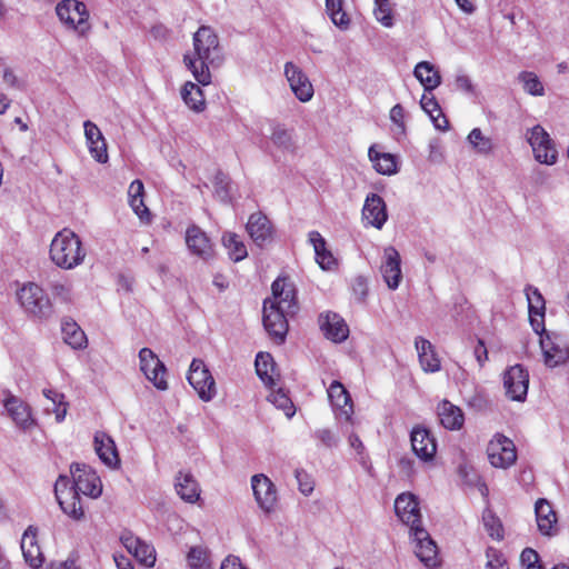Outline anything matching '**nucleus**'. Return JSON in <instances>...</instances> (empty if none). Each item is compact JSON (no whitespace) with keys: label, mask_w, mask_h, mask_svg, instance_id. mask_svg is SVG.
I'll list each match as a JSON object with an SVG mask.
<instances>
[{"label":"nucleus","mask_w":569,"mask_h":569,"mask_svg":"<svg viewBox=\"0 0 569 569\" xmlns=\"http://www.w3.org/2000/svg\"><path fill=\"white\" fill-rule=\"evenodd\" d=\"M272 297L267 298L269 305L283 309L290 313L296 310V292L292 284L288 283L286 279L278 278L271 286Z\"/></svg>","instance_id":"aec40b11"},{"label":"nucleus","mask_w":569,"mask_h":569,"mask_svg":"<svg viewBox=\"0 0 569 569\" xmlns=\"http://www.w3.org/2000/svg\"><path fill=\"white\" fill-rule=\"evenodd\" d=\"M256 371L263 383L270 388L276 386L278 373L273 358L268 352H259L256 357Z\"/></svg>","instance_id":"f704fd0d"},{"label":"nucleus","mask_w":569,"mask_h":569,"mask_svg":"<svg viewBox=\"0 0 569 569\" xmlns=\"http://www.w3.org/2000/svg\"><path fill=\"white\" fill-rule=\"evenodd\" d=\"M506 396L512 401H523L529 386V373L521 365L509 367L502 376Z\"/></svg>","instance_id":"9d476101"},{"label":"nucleus","mask_w":569,"mask_h":569,"mask_svg":"<svg viewBox=\"0 0 569 569\" xmlns=\"http://www.w3.org/2000/svg\"><path fill=\"white\" fill-rule=\"evenodd\" d=\"M421 108L430 116L435 127L439 130H447L449 121L442 114L441 108L436 98L429 92L425 93L420 100Z\"/></svg>","instance_id":"4c0bfd02"},{"label":"nucleus","mask_w":569,"mask_h":569,"mask_svg":"<svg viewBox=\"0 0 569 569\" xmlns=\"http://www.w3.org/2000/svg\"><path fill=\"white\" fill-rule=\"evenodd\" d=\"M51 261L59 268L70 270L81 264L86 258V250L79 236L64 228L53 237L50 250Z\"/></svg>","instance_id":"f03ea898"},{"label":"nucleus","mask_w":569,"mask_h":569,"mask_svg":"<svg viewBox=\"0 0 569 569\" xmlns=\"http://www.w3.org/2000/svg\"><path fill=\"white\" fill-rule=\"evenodd\" d=\"M373 16L383 27L391 28L393 26L392 9L389 0L376 3Z\"/></svg>","instance_id":"603ef678"},{"label":"nucleus","mask_w":569,"mask_h":569,"mask_svg":"<svg viewBox=\"0 0 569 569\" xmlns=\"http://www.w3.org/2000/svg\"><path fill=\"white\" fill-rule=\"evenodd\" d=\"M415 345L422 370L431 373L438 372L441 369V361L435 346L422 337H417Z\"/></svg>","instance_id":"bb28decb"},{"label":"nucleus","mask_w":569,"mask_h":569,"mask_svg":"<svg viewBox=\"0 0 569 569\" xmlns=\"http://www.w3.org/2000/svg\"><path fill=\"white\" fill-rule=\"evenodd\" d=\"M319 326L325 337L336 343L345 341L349 336V327L341 316L326 312L319 316Z\"/></svg>","instance_id":"f3484780"},{"label":"nucleus","mask_w":569,"mask_h":569,"mask_svg":"<svg viewBox=\"0 0 569 569\" xmlns=\"http://www.w3.org/2000/svg\"><path fill=\"white\" fill-rule=\"evenodd\" d=\"M251 486L257 503L264 512H271L277 502V490L264 475H254Z\"/></svg>","instance_id":"dca6fc26"},{"label":"nucleus","mask_w":569,"mask_h":569,"mask_svg":"<svg viewBox=\"0 0 569 569\" xmlns=\"http://www.w3.org/2000/svg\"><path fill=\"white\" fill-rule=\"evenodd\" d=\"M67 495H59V506L62 511L74 520H80L84 516L81 499L77 491H67Z\"/></svg>","instance_id":"ea45409f"},{"label":"nucleus","mask_w":569,"mask_h":569,"mask_svg":"<svg viewBox=\"0 0 569 569\" xmlns=\"http://www.w3.org/2000/svg\"><path fill=\"white\" fill-rule=\"evenodd\" d=\"M309 242L312 244L316 260L321 269L332 270L337 267V260L327 249V242L325 238L318 231H311L309 233Z\"/></svg>","instance_id":"c756f323"},{"label":"nucleus","mask_w":569,"mask_h":569,"mask_svg":"<svg viewBox=\"0 0 569 569\" xmlns=\"http://www.w3.org/2000/svg\"><path fill=\"white\" fill-rule=\"evenodd\" d=\"M400 263L401 259L398 250L392 246L385 248L381 273L391 290L397 289L400 284L402 278Z\"/></svg>","instance_id":"6ab92c4d"},{"label":"nucleus","mask_w":569,"mask_h":569,"mask_svg":"<svg viewBox=\"0 0 569 569\" xmlns=\"http://www.w3.org/2000/svg\"><path fill=\"white\" fill-rule=\"evenodd\" d=\"M18 300L24 311L36 319H48L53 312L49 297L41 287L33 282L24 284L18 291Z\"/></svg>","instance_id":"7ed1b4c3"},{"label":"nucleus","mask_w":569,"mask_h":569,"mask_svg":"<svg viewBox=\"0 0 569 569\" xmlns=\"http://www.w3.org/2000/svg\"><path fill=\"white\" fill-rule=\"evenodd\" d=\"M270 140L282 151L292 152L296 149L293 129H289L282 123L274 122L271 124Z\"/></svg>","instance_id":"e433bc0d"},{"label":"nucleus","mask_w":569,"mask_h":569,"mask_svg":"<svg viewBox=\"0 0 569 569\" xmlns=\"http://www.w3.org/2000/svg\"><path fill=\"white\" fill-rule=\"evenodd\" d=\"M187 379L202 401L207 402L214 398L217 393L216 382L202 360H192Z\"/></svg>","instance_id":"423d86ee"},{"label":"nucleus","mask_w":569,"mask_h":569,"mask_svg":"<svg viewBox=\"0 0 569 569\" xmlns=\"http://www.w3.org/2000/svg\"><path fill=\"white\" fill-rule=\"evenodd\" d=\"M288 315L291 313L269 305V301H263V327L277 343L284 342L289 328L287 320Z\"/></svg>","instance_id":"f8f14e48"},{"label":"nucleus","mask_w":569,"mask_h":569,"mask_svg":"<svg viewBox=\"0 0 569 569\" xmlns=\"http://www.w3.org/2000/svg\"><path fill=\"white\" fill-rule=\"evenodd\" d=\"M247 231L253 242L259 247H263L272 239L271 223L267 216L261 212H254L249 217Z\"/></svg>","instance_id":"b1692460"},{"label":"nucleus","mask_w":569,"mask_h":569,"mask_svg":"<svg viewBox=\"0 0 569 569\" xmlns=\"http://www.w3.org/2000/svg\"><path fill=\"white\" fill-rule=\"evenodd\" d=\"M390 120L397 126L398 133L405 134V110L401 104H396L390 110Z\"/></svg>","instance_id":"bf43d9fd"},{"label":"nucleus","mask_w":569,"mask_h":569,"mask_svg":"<svg viewBox=\"0 0 569 569\" xmlns=\"http://www.w3.org/2000/svg\"><path fill=\"white\" fill-rule=\"evenodd\" d=\"M483 525L487 532L493 539L501 540L503 538V528L500 520L492 515L491 511L483 512L482 516Z\"/></svg>","instance_id":"3c124183"},{"label":"nucleus","mask_w":569,"mask_h":569,"mask_svg":"<svg viewBox=\"0 0 569 569\" xmlns=\"http://www.w3.org/2000/svg\"><path fill=\"white\" fill-rule=\"evenodd\" d=\"M413 452L422 461H430L437 452L436 439L431 432L423 427H415L410 435Z\"/></svg>","instance_id":"a211bd4d"},{"label":"nucleus","mask_w":569,"mask_h":569,"mask_svg":"<svg viewBox=\"0 0 569 569\" xmlns=\"http://www.w3.org/2000/svg\"><path fill=\"white\" fill-rule=\"evenodd\" d=\"M4 408L18 426L28 428L33 423L30 408L21 399L14 396H9L4 400Z\"/></svg>","instance_id":"2f4dec72"},{"label":"nucleus","mask_w":569,"mask_h":569,"mask_svg":"<svg viewBox=\"0 0 569 569\" xmlns=\"http://www.w3.org/2000/svg\"><path fill=\"white\" fill-rule=\"evenodd\" d=\"M213 188L216 197L222 202L231 201V181L228 174L222 171H217L213 178Z\"/></svg>","instance_id":"c03bdc74"},{"label":"nucleus","mask_w":569,"mask_h":569,"mask_svg":"<svg viewBox=\"0 0 569 569\" xmlns=\"http://www.w3.org/2000/svg\"><path fill=\"white\" fill-rule=\"evenodd\" d=\"M223 61L222 50L216 32L207 26L193 34V50L183 56V62L201 86L211 82L210 67H219Z\"/></svg>","instance_id":"f257e3e1"},{"label":"nucleus","mask_w":569,"mask_h":569,"mask_svg":"<svg viewBox=\"0 0 569 569\" xmlns=\"http://www.w3.org/2000/svg\"><path fill=\"white\" fill-rule=\"evenodd\" d=\"M328 397L336 415L346 420H350L353 413V405L343 385L339 381H332L328 388Z\"/></svg>","instance_id":"4be33fe9"},{"label":"nucleus","mask_w":569,"mask_h":569,"mask_svg":"<svg viewBox=\"0 0 569 569\" xmlns=\"http://www.w3.org/2000/svg\"><path fill=\"white\" fill-rule=\"evenodd\" d=\"M362 219L367 224L381 229L388 219L387 207L383 199L371 193L366 198L362 209Z\"/></svg>","instance_id":"412c9836"},{"label":"nucleus","mask_w":569,"mask_h":569,"mask_svg":"<svg viewBox=\"0 0 569 569\" xmlns=\"http://www.w3.org/2000/svg\"><path fill=\"white\" fill-rule=\"evenodd\" d=\"M21 550L24 560L33 569H38L43 562V556L37 541V530L29 527L21 539Z\"/></svg>","instance_id":"cd10ccee"},{"label":"nucleus","mask_w":569,"mask_h":569,"mask_svg":"<svg viewBox=\"0 0 569 569\" xmlns=\"http://www.w3.org/2000/svg\"><path fill=\"white\" fill-rule=\"evenodd\" d=\"M537 526L541 535L553 536L558 531L557 516L546 499H539L535 505Z\"/></svg>","instance_id":"393cba45"},{"label":"nucleus","mask_w":569,"mask_h":569,"mask_svg":"<svg viewBox=\"0 0 569 569\" xmlns=\"http://www.w3.org/2000/svg\"><path fill=\"white\" fill-rule=\"evenodd\" d=\"M94 449L103 463L109 467H118L120 459L113 439L104 432L94 435Z\"/></svg>","instance_id":"c85d7f7f"},{"label":"nucleus","mask_w":569,"mask_h":569,"mask_svg":"<svg viewBox=\"0 0 569 569\" xmlns=\"http://www.w3.org/2000/svg\"><path fill=\"white\" fill-rule=\"evenodd\" d=\"M121 541L126 549L142 565L146 567H152L156 562V555L153 547L141 541L139 538L132 535H126L121 537Z\"/></svg>","instance_id":"a878e982"},{"label":"nucleus","mask_w":569,"mask_h":569,"mask_svg":"<svg viewBox=\"0 0 569 569\" xmlns=\"http://www.w3.org/2000/svg\"><path fill=\"white\" fill-rule=\"evenodd\" d=\"M368 156L378 173L385 176L397 173L398 167L393 154L379 152L376 150L375 146H371L369 148Z\"/></svg>","instance_id":"c9c22d12"},{"label":"nucleus","mask_w":569,"mask_h":569,"mask_svg":"<svg viewBox=\"0 0 569 569\" xmlns=\"http://www.w3.org/2000/svg\"><path fill=\"white\" fill-rule=\"evenodd\" d=\"M181 96L192 110L200 112L204 109L206 101L202 90L196 83L187 82L181 90Z\"/></svg>","instance_id":"a19ab883"},{"label":"nucleus","mask_w":569,"mask_h":569,"mask_svg":"<svg viewBox=\"0 0 569 569\" xmlns=\"http://www.w3.org/2000/svg\"><path fill=\"white\" fill-rule=\"evenodd\" d=\"M129 204L142 222H150L151 214L149 209L144 204L143 197L129 198Z\"/></svg>","instance_id":"6e6d98bb"},{"label":"nucleus","mask_w":569,"mask_h":569,"mask_svg":"<svg viewBox=\"0 0 569 569\" xmlns=\"http://www.w3.org/2000/svg\"><path fill=\"white\" fill-rule=\"evenodd\" d=\"M410 532L415 553L419 560L428 568L437 567L439 565L438 547L429 532L422 526H415Z\"/></svg>","instance_id":"9b49d317"},{"label":"nucleus","mask_w":569,"mask_h":569,"mask_svg":"<svg viewBox=\"0 0 569 569\" xmlns=\"http://www.w3.org/2000/svg\"><path fill=\"white\" fill-rule=\"evenodd\" d=\"M268 400L278 409L283 410L286 417L291 418L296 410L291 399L282 389H272L268 396Z\"/></svg>","instance_id":"a18cd8bd"},{"label":"nucleus","mask_w":569,"mask_h":569,"mask_svg":"<svg viewBox=\"0 0 569 569\" xmlns=\"http://www.w3.org/2000/svg\"><path fill=\"white\" fill-rule=\"evenodd\" d=\"M73 479V488L78 493L98 498L102 492L101 480L88 466L73 463L70 467Z\"/></svg>","instance_id":"1a4fd4ad"},{"label":"nucleus","mask_w":569,"mask_h":569,"mask_svg":"<svg viewBox=\"0 0 569 569\" xmlns=\"http://www.w3.org/2000/svg\"><path fill=\"white\" fill-rule=\"evenodd\" d=\"M537 161L546 164H553L557 160V150L553 143L545 144L540 147V150L532 149Z\"/></svg>","instance_id":"5fc2aeb1"},{"label":"nucleus","mask_w":569,"mask_h":569,"mask_svg":"<svg viewBox=\"0 0 569 569\" xmlns=\"http://www.w3.org/2000/svg\"><path fill=\"white\" fill-rule=\"evenodd\" d=\"M543 362L556 368L569 361V342L557 332L545 333L539 339Z\"/></svg>","instance_id":"20e7f679"},{"label":"nucleus","mask_w":569,"mask_h":569,"mask_svg":"<svg viewBox=\"0 0 569 569\" xmlns=\"http://www.w3.org/2000/svg\"><path fill=\"white\" fill-rule=\"evenodd\" d=\"M284 76L295 97L301 102H308L315 94L313 86L308 76L293 62L284 64Z\"/></svg>","instance_id":"ddd939ff"},{"label":"nucleus","mask_w":569,"mask_h":569,"mask_svg":"<svg viewBox=\"0 0 569 569\" xmlns=\"http://www.w3.org/2000/svg\"><path fill=\"white\" fill-rule=\"evenodd\" d=\"M43 395L47 399L51 401V409L56 415V420L58 422L63 421L67 415L68 403L64 401V396L52 389H44Z\"/></svg>","instance_id":"49530a36"},{"label":"nucleus","mask_w":569,"mask_h":569,"mask_svg":"<svg viewBox=\"0 0 569 569\" xmlns=\"http://www.w3.org/2000/svg\"><path fill=\"white\" fill-rule=\"evenodd\" d=\"M174 487L178 496L186 502L194 503L200 498L199 485L190 472H179Z\"/></svg>","instance_id":"7c9ffc66"},{"label":"nucleus","mask_w":569,"mask_h":569,"mask_svg":"<svg viewBox=\"0 0 569 569\" xmlns=\"http://www.w3.org/2000/svg\"><path fill=\"white\" fill-rule=\"evenodd\" d=\"M489 462L495 468L507 469L517 460V451L511 439L497 433L489 441L487 447Z\"/></svg>","instance_id":"0eeeda50"},{"label":"nucleus","mask_w":569,"mask_h":569,"mask_svg":"<svg viewBox=\"0 0 569 569\" xmlns=\"http://www.w3.org/2000/svg\"><path fill=\"white\" fill-rule=\"evenodd\" d=\"M486 556L488 558L487 568L489 569H508V566L502 559V557L498 553V551L493 548H488L486 551Z\"/></svg>","instance_id":"052dcab7"},{"label":"nucleus","mask_w":569,"mask_h":569,"mask_svg":"<svg viewBox=\"0 0 569 569\" xmlns=\"http://www.w3.org/2000/svg\"><path fill=\"white\" fill-rule=\"evenodd\" d=\"M63 340L73 349H82L87 346V337L83 330L71 319H66L61 323Z\"/></svg>","instance_id":"58836bf2"},{"label":"nucleus","mask_w":569,"mask_h":569,"mask_svg":"<svg viewBox=\"0 0 569 569\" xmlns=\"http://www.w3.org/2000/svg\"><path fill=\"white\" fill-rule=\"evenodd\" d=\"M521 565L526 568L539 562V555L531 548H526L520 555Z\"/></svg>","instance_id":"0e129e2a"},{"label":"nucleus","mask_w":569,"mask_h":569,"mask_svg":"<svg viewBox=\"0 0 569 569\" xmlns=\"http://www.w3.org/2000/svg\"><path fill=\"white\" fill-rule=\"evenodd\" d=\"M49 289L56 298H59L63 302L71 300V287L61 281H54L49 284Z\"/></svg>","instance_id":"4d7b16f0"},{"label":"nucleus","mask_w":569,"mask_h":569,"mask_svg":"<svg viewBox=\"0 0 569 569\" xmlns=\"http://www.w3.org/2000/svg\"><path fill=\"white\" fill-rule=\"evenodd\" d=\"M468 141L476 149L477 152L488 154L492 150L491 139L485 137L479 128H475L468 136Z\"/></svg>","instance_id":"09e8293b"},{"label":"nucleus","mask_w":569,"mask_h":569,"mask_svg":"<svg viewBox=\"0 0 569 569\" xmlns=\"http://www.w3.org/2000/svg\"><path fill=\"white\" fill-rule=\"evenodd\" d=\"M140 370L146 378L158 389L167 390L168 381L166 379L167 368L158 356L149 348H142L139 351Z\"/></svg>","instance_id":"6e6552de"},{"label":"nucleus","mask_w":569,"mask_h":569,"mask_svg":"<svg viewBox=\"0 0 569 569\" xmlns=\"http://www.w3.org/2000/svg\"><path fill=\"white\" fill-rule=\"evenodd\" d=\"M222 243L228 250V254L234 262L243 260L247 256V248L239 236L232 232L224 233Z\"/></svg>","instance_id":"79ce46f5"},{"label":"nucleus","mask_w":569,"mask_h":569,"mask_svg":"<svg viewBox=\"0 0 569 569\" xmlns=\"http://www.w3.org/2000/svg\"><path fill=\"white\" fill-rule=\"evenodd\" d=\"M187 561L191 569H207L209 567L208 552L201 547H192L187 555Z\"/></svg>","instance_id":"8fccbe9b"},{"label":"nucleus","mask_w":569,"mask_h":569,"mask_svg":"<svg viewBox=\"0 0 569 569\" xmlns=\"http://www.w3.org/2000/svg\"><path fill=\"white\" fill-rule=\"evenodd\" d=\"M220 569H246L240 559L234 556H228L221 563Z\"/></svg>","instance_id":"774afa93"},{"label":"nucleus","mask_w":569,"mask_h":569,"mask_svg":"<svg viewBox=\"0 0 569 569\" xmlns=\"http://www.w3.org/2000/svg\"><path fill=\"white\" fill-rule=\"evenodd\" d=\"M69 478L60 476L54 485L56 498L59 499V495H67V491H74L73 485L69 487Z\"/></svg>","instance_id":"338daca9"},{"label":"nucleus","mask_w":569,"mask_h":569,"mask_svg":"<svg viewBox=\"0 0 569 569\" xmlns=\"http://www.w3.org/2000/svg\"><path fill=\"white\" fill-rule=\"evenodd\" d=\"M395 511L400 520L410 526V531L413 530L415 526H421V515L419 509V502L410 492H403L396 498Z\"/></svg>","instance_id":"2eb2a0df"},{"label":"nucleus","mask_w":569,"mask_h":569,"mask_svg":"<svg viewBox=\"0 0 569 569\" xmlns=\"http://www.w3.org/2000/svg\"><path fill=\"white\" fill-rule=\"evenodd\" d=\"M312 437L317 439L320 442V445L327 448H331L336 446L338 442L337 436L330 429L327 428L316 430Z\"/></svg>","instance_id":"13d9d810"},{"label":"nucleus","mask_w":569,"mask_h":569,"mask_svg":"<svg viewBox=\"0 0 569 569\" xmlns=\"http://www.w3.org/2000/svg\"><path fill=\"white\" fill-rule=\"evenodd\" d=\"M455 83H456V88L458 90L469 93V94L475 93V86L468 76H466V74L457 76Z\"/></svg>","instance_id":"e2e57ef3"},{"label":"nucleus","mask_w":569,"mask_h":569,"mask_svg":"<svg viewBox=\"0 0 569 569\" xmlns=\"http://www.w3.org/2000/svg\"><path fill=\"white\" fill-rule=\"evenodd\" d=\"M186 244L191 254L208 261L214 257V248L207 233L198 226L191 224L186 230Z\"/></svg>","instance_id":"4468645a"},{"label":"nucleus","mask_w":569,"mask_h":569,"mask_svg":"<svg viewBox=\"0 0 569 569\" xmlns=\"http://www.w3.org/2000/svg\"><path fill=\"white\" fill-rule=\"evenodd\" d=\"M413 74L428 92H431L441 83V76L438 69L428 61L417 63Z\"/></svg>","instance_id":"72a5a7b5"},{"label":"nucleus","mask_w":569,"mask_h":569,"mask_svg":"<svg viewBox=\"0 0 569 569\" xmlns=\"http://www.w3.org/2000/svg\"><path fill=\"white\" fill-rule=\"evenodd\" d=\"M438 416L441 425L448 430H459L463 426L465 417L461 409L448 400L439 403Z\"/></svg>","instance_id":"473e14b6"},{"label":"nucleus","mask_w":569,"mask_h":569,"mask_svg":"<svg viewBox=\"0 0 569 569\" xmlns=\"http://www.w3.org/2000/svg\"><path fill=\"white\" fill-rule=\"evenodd\" d=\"M57 14L68 28L84 34L88 29L89 13L83 2L78 0H63L57 4Z\"/></svg>","instance_id":"39448f33"},{"label":"nucleus","mask_w":569,"mask_h":569,"mask_svg":"<svg viewBox=\"0 0 569 569\" xmlns=\"http://www.w3.org/2000/svg\"><path fill=\"white\" fill-rule=\"evenodd\" d=\"M429 160L431 162H440L443 158L441 143L439 139H432L429 142Z\"/></svg>","instance_id":"69168bd1"},{"label":"nucleus","mask_w":569,"mask_h":569,"mask_svg":"<svg viewBox=\"0 0 569 569\" xmlns=\"http://www.w3.org/2000/svg\"><path fill=\"white\" fill-rule=\"evenodd\" d=\"M342 7V0H326V11L330 16L333 24L340 29H347L350 24V19Z\"/></svg>","instance_id":"37998d69"},{"label":"nucleus","mask_w":569,"mask_h":569,"mask_svg":"<svg viewBox=\"0 0 569 569\" xmlns=\"http://www.w3.org/2000/svg\"><path fill=\"white\" fill-rule=\"evenodd\" d=\"M526 293L528 307H531L532 309H546L545 299L537 288L528 287L526 289Z\"/></svg>","instance_id":"680f3d73"},{"label":"nucleus","mask_w":569,"mask_h":569,"mask_svg":"<svg viewBox=\"0 0 569 569\" xmlns=\"http://www.w3.org/2000/svg\"><path fill=\"white\" fill-rule=\"evenodd\" d=\"M528 141L532 149L540 150L541 146L552 143L548 132L541 126H535L528 136Z\"/></svg>","instance_id":"864d4df0"},{"label":"nucleus","mask_w":569,"mask_h":569,"mask_svg":"<svg viewBox=\"0 0 569 569\" xmlns=\"http://www.w3.org/2000/svg\"><path fill=\"white\" fill-rule=\"evenodd\" d=\"M84 136L91 156L100 163L108 161V151L106 140L96 123L90 120L84 121Z\"/></svg>","instance_id":"5701e85b"},{"label":"nucleus","mask_w":569,"mask_h":569,"mask_svg":"<svg viewBox=\"0 0 569 569\" xmlns=\"http://www.w3.org/2000/svg\"><path fill=\"white\" fill-rule=\"evenodd\" d=\"M519 81L523 84V89L531 96H543L545 88L538 76L530 71H522L518 76Z\"/></svg>","instance_id":"de8ad7c7"}]
</instances>
